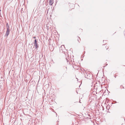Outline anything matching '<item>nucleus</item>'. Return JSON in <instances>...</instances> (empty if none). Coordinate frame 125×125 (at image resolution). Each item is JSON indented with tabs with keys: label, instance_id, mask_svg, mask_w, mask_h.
Wrapping results in <instances>:
<instances>
[{
	"label": "nucleus",
	"instance_id": "obj_1",
	"mask_svg": "<svg viewBox=\"0 0 125 125\" xmlns=\"http://www.w3.org/2000/svg\"><path fill=\"white\" fill-rule=\"evenodd\" d=\"M84 74L85 78L90 79L92 78V76L89 72L87 71H85Z\"/></svg>",
	"mask_w": 125,
	"mask_h": 125
},
{
	"label": "nucleus",
	"instance_id": "obj_2",
	"mask_svg": "<svg viewBox=\"0 0 125 125\" xmlns=\"http://www.w3.org/2000/svg\"><path fill=\"white\" fill-rule=\"evenodd\" d=\"M33 43L34 44V47H35V49H37L36 50H37V48L39 47V45L38 44V43L36 39L35 40Z\"/></svg>",
	"mask_w": 125,
	"mask_h": 125
},
{
	"label": "nucleus",
	"instance_id": "obj_3",
	"mask_svg": "<svg viewBox=\"0 0 125 125\" xmlns=\"http://www.w3.org/2000/svg\"><path fill=\"white\" fill-rule=\"evenodd\" d=\"M10 31V29H7L6 31V33L5 34V36L7 38L9 34Z\"/></svg>",
	"mask_w": 125,
	"mask_h": 125
},
{
	"label": "nucleus",
	"instance_id": "obj_4",
	"mask_svg": "<svg viewBox=\"0 0 125 125\" xmlns=\"http://www.w3.org/2000/svg\"><path fill=\"white\" fill-rule=\"evenodd\" d=\"M49 2L50 5H52L53 3V0H49Z\"/></svg>",
	"mask_w": 125,
	"mask_h": 125
},
{
	"label": "nucleus",
	"instance_id": "obj_5",
	"mask_svg": "<svg viewBox=\"0 0 125 125\" xmlns=\"http://www.w3.org/2000/svg\"><path fill=\"white\" fill-rule=\"evenodd\" d=\"M6 27H7V29H9V25H8V23H7L6 24Z\"/></svg>",
	"mask_w": 125,
	"mask_h": 125
},
{
	"label": "nucleus",
	"instance_id": "obj_6",
	"mask_svg": "<svg viewBox=\"0 0 125 125\" xmlns=\"http://www.w3.org/2000/svg\"><path fill=\"white\" fill-rule=\"evenodd\" d=\"M117 75L116 74H115V78H116V77L117 76Z\"/></svg>",
	"mask_w": 125,
	"mask_h": 125
},
{
	"label": "nucleus",
	"instance_id": "obj_7",
	"mask_svg": "<svg viewBox=\"0 0 125 125\" xmlns=\"http://www.w3.org/2000/svg\"><path fill=\"white\" fill-rule=\"evenodd\" d=\"M33 38L34 39H35L36 38V37H33Z\"/></svg>",
	"mask_w": 125,
	"mask_h": 125
},
{
	"label": "nucleus",
	"instance_id": "obj_8",
	"mask_svg": "<svg viewBox=\"0 0 125 125\" xmlns=\"http://www.w3.org/2000/svg\"><path fill=\"white\" fill-rule=\"evenodd\" d=\"M77 41H78L79 42H79V40L78 39L77 40Z\"/></svg>",
	"mask_w": 125,
	"mask_h": 125
},
{
	"label": "nucleus",
	"instance_id": "obj_9",
	"mask_svg": "<svg viewBox=\"0 0 125 125\" xmlns=\"http://www.w3.org/2000/svg\"><path fill=\"white\" fill-rule=\"evenodd\" d=\"M78 37V38L79 39H80V38Z\"/></svg>",
	"mask_w": 125,
	"mask_h": 125
},
{
	"label": "nucleus",
	"instance_id": "obj_10",
	"mask_svg": "<svg viewBox=\"0 0 125 125\" xmlns=\"http://www.w3.org/2000/svg\"><path fill=\"white\" fill-rule=\"evenodd\" d=\"M62 46H64V45H62L61 46V47H62Z\"/></svg>",
	"mask_w": 125,
	"mask_h": 125
},
{
	"label": "nucleus",
	"instance_id": "obj_11",
	"mask_svg": "<svg viewBox=\"0 0 125 125\" xmlns=\"http://www.w3.org/2000/svg\"><path fill=\"white\" fill-rule=\"evenodd\" d=\"M104 40H103V41L104 42Z\"/></svg>",
	"mask_w": 125,
	"mask_h": 125
}]
</instances>
